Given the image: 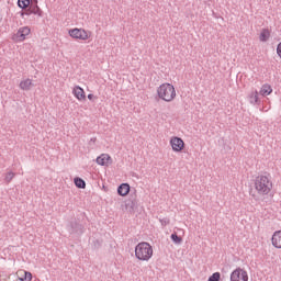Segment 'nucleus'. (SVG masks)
Segmentation results:
<instances>
[{
	"mask_svg": "<svg viewBox=\"0 0 281 281\" xmlns=\"http://www.w3.org/2000/svg\"><path fill=\"white\" fill-rule=\"evenodd\" d=\"M254 186L257 194L260 196H267L271 194L273 190V181L269 175H259L254 180Z\"/></svg>",
	"mask_w": 281,
	"mask_h": 281,
	"instance_id": "nucleus-1",
	"label": "nucleus"
},
{
	"mask_svg": "<svg viewBox=\"0 0 281 281\" xmlns=\"http://www.w3.org/2000/svg\"><path fill=\"white\" fill-rule=\"evenodd\" d=\"M153 246L149 243L142 241L135 247V258L142 262H148L153 258Z\"/></svg>",
	"mask_w": 281,
	"mask_h": 281,
	"instance_id": "nucleus-2",
	"label": "nucleus"
},
{
	"mask_svg": "<svg viewBox=\"0 0 281 281\" xmlns=\"http://www.w3.org/2000/svg\"><path fill=\"white\" fill-rule=\"evenodd\" d=\"M157 95L164 102H172L177 98V90L172 83H161L157 88Z\"/></svg>",
	"mask_w": 281,
	"mask_h": 281,
	"instance_id": "nucleus-3",
	"label": "nucleus"
},
{
	"mask_svg": "<svg viewBox=\"0 0 281 281\" xmlns=\"http://www.w3.org/2000/svg\"><path fill=\"white\" fill-rule=\"evenodd\" d=\"M68 34L76 41H89V38H91V32L85 29H71L68 31Z\"/></svg>",
	"mask_w": 281,
	"mask_h": 281,
	"instance_id": "nucleus-4",
	"label": "nucleus"
},
{
	"mask_svg": "<svg viewBox=\"0 0 281 281\" xmlns=\"http://www.w3.org/2000/svg\"><path fill=\"white\" fill-rule=\"evenodd\" d=\"M229 281H249V272L245 268L237 267L231 272Z\"/></svg>",
	"mask_w": 281,
	"mask_h": 281,
	"instance_id": "nucleus-5",
	"label": "nucleus"
},
{
	"mask_svg": "<svg viewBox=\"0 0 281 281\" xmlns=\"http://www.w3.org/2000/svg\"><path fill=\"white\" fill-rule=\"evenodd\" d=\"M30 27L29 26H22L18 30L16 34L13 37V41H18L20 43H23L27 36H30Z\"/></svg>",
	"mask_w": 281,
	"mask_h": 281,
	"instance_id": "nucleus-6",
	"label": "nucleus"
},
{
	"mask_svg": "<svg viewBox=\"0 0 281 281\" xmlns=\"http://www.w3.org/2000/svg\"><path fill=\"white\" fill-rule=\"evenodd\" d=\"M72 94L75 95V98H77V100H79V102H85V100H87V94H85V89H82L80 86H76L72 89Z\"/></svg>",
	"mask_w": 281,
	"mask_h": 281,
	"instance_id": "nucleus-7",
	"label": "nucleus"
},
{
	"mask_svg": "<svg viewBox=\"0 0 281 281\" xmlns=\"http://www.w3.org/2000/svg\"><path fill=\"white\" fill-rule=\"evenodd\" d=\"M27 12L29 14H36L37 16H42L43 14V11L38 8V1L36 0L30 2Z\"/></svg>",
	"mask_w": 281,
	"mask_h": 281,
	"instance_id": "nucleus-8",
	"label": "nucleus"
},
{
	"mask_svg": "<svg viewBox=\"0 0 281 281\" xmlns=\"http://www.w3.org/2000/svg\"><path fill=\"white\" fill-rule=\"evenodd\" d=\"M112 161L113 160L111 159V156H109V154H102L97 158L98 166H111Z\"/></svg>",
	"mask_w": 281,
	"mask_h": 281,
	"instance_id": "nucleus-9",
	"label": "nucleus"
},
{
	"mask_svg": "<svg viewBox=\"0 0 281 281\" xmlns=\"http://www.w3.org/2000/svg\"><path fill=\"white\" fill-rule=\"evenodd\" d=\"M272 246L276 249H281V231H276L271 237Z\"/></svg>",
	"mask_w": 281,
	"mask_h": 281,
	"instance_id": "nucleus-10",
	"label": "nucleus"
},
{
	"mask_svg": "<svg viewBox=\"0 0 281 281\" xmlns=\"http://www.w3.org/2000/svg\"><path fill=\"white\" fill-rule=\"evenodd\" d=\"M16 276L20 281H32V272L20 269L16 271Z\"/></svg>",
	"mask_w": 281,
	"mask_h": 281,
	"instance_id": "nucleus-11",
	"label": "nucleus"
},
{
	"mask_svg": "<svg viewBox=\"0 0 281 281\" xmlns=\"http://www.w3.org/2000/svg\"><path fill=\"white\" fill-rule=\"evenodd\" d=\"M128 192H131V186L128 183H122L117 188V194H120V196H127Z\"/></svg>",
	"mask_w": 281,
	"mask_h": 281,
	"instance_id": "nucleus-12",
	"label": "nucleus"
},
{
	"mask_svg": "<svg viewBox=\"0 0 281 281\" xmlns=\"http://www.w3.org/2000/svg\"><path fill=\"white\" fill-rule=\"evenodd\" d=\"M248 100L252 105L260 104V100L258 99V90L251 91L248 94Z\"/></svg>",
	"mask_w": 281,
	"mask_h": 281,
	"instance_id": "nucleus-13",
	"label": "nucleus"
},
{
	"mask_svg": "<svg viewBox=\"0 0 281 281\" xmlns=\"http://www.w3.org/2000/svg\"><path fill=\"white\" fill-rule=\"evenodd\" d=\"M272 92H273V89L269 83H265L259 91L260 95H263V97L271 95Z\"/></svg>",
	"mask_w": 281,
	"mask_h": 281,
	"instance_id": "nucleus-14",
	"label": "nucleus"
},
{
	"mask_svg": "<svg viewBox=\"0 0 281 281\" xmlns=\"http://www.w3.org/2000/svg\"><path fill=\"white\" fill-rule=\"evenodd\" d=\"M32 80L31 79H25L22 80L20 82V89H22V91H30V89H32Z\"/></svg>",
	"mask_w": 281,
	"mask_h": 281,
	"instance_id": "nucleus-15",
	"label": "nucleus"
},
{
	"mask_svg": "<svg viewBox=\"0 0 281 281\" xmlns=\"http://www.w3.org/2000/svg\"><path fill=\"white\" fill-rule=\"evenodd\" d=\"M171 147L175 153H180V150H183L186 148V143L183 142H171Z\"/></svg>",
	"mask_w": 281,
	"mask_h": 281,
	"instance_id": "nucleus-16",
	"label": "nucleus"
},
{
	"mask_svg": "<svg viewBox=\"0 0 281 281\" xmlns=\"http://www.w3.org/2000/svg\"><path fill=\"white\" fill-rule=\"evenodd\" d=\"M270 36H271V33L269 32V30L263 29L259 35V40L261 41V43H267Z\"/></svg>",
	"mask_w": 281,
	"mask_h": 281,
	"instance_id": "nucleus-17",
	"label": "nucleus"
},
{
	"mask_svg": "<svg viewBox=\"0 0 281 281\" xmlns=\"http://www.w3.org/2000/svg\"><path fill=\"white\" fill-rule=\"evenodd\" d=\"M171 240L175 243V245H181V243H183V238L177 235V233L171 234Z\"/></svg>",
	"mask_w": 281,
	"mask_h": 281,
	"instance_id": "nucleus-18",
	"label": "nucleus"
},
{
	"mask_svg": "<svg viewBox=\"0 0 281 281\" xmlns=\"http://www.w3.org/2000/svg\"><path fill=\"white\" fill-rule=\"evenodd\" d=\"M75 186H77V188H81V189L87 188V183L85 182V180H82V178H75Z\"/></svg>",
	"mask_w": 281,
	"mask_h": 281,
	"instance_id": "nucleus-19",
	"label": "nucleus"
},
{
	"mask_svg": "<svg viewBox=\"0 0 281 281\" xmlns=\"http://www.w3.org/2000/svg\"><path fill=\"white\" fill-rule=\"evenodd\" d=\"M18 5L22 10H25V8H30V0H18Z\"/></svg>",
	"mask_w": 281,
	"mask_h": 281,
	"instance_id": "nucleus-20",
	"label": "nucleus"
},
{
	"mask_svg": "<svg viewBox=\"0 0 281 281\" xmlns=\"http://www.w3.org/2000/svg\"><path fill=\"white\" fill-rule=\"evenodd\" d=\"M209 281H221V272H214L210 278Z\"/></svg>",
	"mask_w": 281,
	"mask_h": 281,
	"instance_id": "nucleus-21",
	"label": "nucleus"
},
{
	"mask_svg": "<svg viewBox=\"0 0 281 281\" xmlns=\"http://www.w3.org/2000/svg\"><path fill=\"white\" fill-rule=\"evenodd\" d=\"M12 179H14V172L10 171L5 176V181H8V183H10V181H12Z\"/></svg>",
	"mask_w": 281,
	"mask_h": 281,
	"instance_id": "nucleus-22",
	"label": "nucleus"
},
{
	"mask_svg": "<svg viewBox=\"0 0 281 281\" xmlns=\"http://www.w3.org/2000/svg\"><path fill=\"white\" fill-rule=\"evenodd\" d=\"M277 54H278L279 58H281V42L277 46Z\"/></svg>",
	"mask_w": 281,
	"mask_h": 281,
	"instance_id": "nucleus-23",
	"label": "nucleus"
},
{
	"mask_svg": "<svg viewBox=\"0 0 281 281\" xmlns=\"http://www.w3.org/2000/svg\"><path fill=\"white\" fill-rule=\"evenodd\" d=\"M88 100L93 102V100H98V97L90 93V94H88Z\"/></svg>",
	"mask_w": 281,
	"mask_h": 281,
	"instance_id": "nucleus-24",
	"label": "nucleus"
},
{
	"mask_svg": "<svg viewBox=\"0 0 281 281\" xmlns=\"http://www.w3.org/2000/svg\"><path fill=\"white\" fill-rule=\"evenodd\" d=\"M170 142H183V139H181L180 137L175 136V137L170 138Z\"/></svg>",
	"mask_w": 281,
	"mask_h": 281,
	"instance_id": "nucleus-25",
	"label": "nucleus"
}]
</instances>
